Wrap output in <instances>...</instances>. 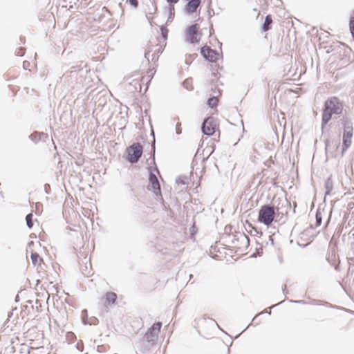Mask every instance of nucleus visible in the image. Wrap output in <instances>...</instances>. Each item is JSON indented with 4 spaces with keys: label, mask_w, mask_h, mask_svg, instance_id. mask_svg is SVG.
<instances>
[{
    "label": "nucleus",
    "mask_w": 354,
    "mask_h": 354,
    "mask_svg": "<svg viewBox=\"0 0 354 354\" xmlns=\"http://www.w3.org/2000/svg\"><path fill=\"white\" fill-rule=\"evenodd\" d=\"M165 46L164 39L158 40V37H151L146 49L145 57L148 60L150 59L152 61L157 59L159 54L162 52Z\"/></svg>",
    "instance_id": "obj_1"
},
{
    "label": "nucleus",
    "mask_w": 354,
    "mask_h": 354,
    "mask_svg": "<svg viewBox=\"0 0 354 354\" xmlns=\"http://www.w3.org/2000/svg\"><path fill=\"white\" fill-rule=\"evenodd\" d=\"M274 217L275 211L273 207L265 205L260 208L258 216L259 222L269 226L273 222Z\"/></svg>",
    "instance_id": "obj_2"
},
{
    "label": "nucleus",
    "mask_w": 354,
    "mask_h": 354,
    "mask_svg": "<svg viewBox=\"0 0 354 354\" xmlns=\"http://www.w3.org/2000/svg\"><path fill=\"white\" fill-rule=\"evenodd\" d=\"M202 131L207 136H212L216 132H218V138H219L220 130L218 124L213 118H207L205 120L202 126Z\"/></svg>",
    "instance_id": "obj_3"
},
{
    "label": "nucleus",
    "mask_w": 354,
    "mask_h": 354,
    "mask_svg": "<svg viewBox=\"0 0 354 354\" xmlns=\"http://www.w3.org/2000/svg\"><path fill=\"white\" fill-rule=\"evenodd\" d=\"M127 159L131 163H136L142 154V147L140 143H134L127 149Z\"/></svg>",
    "instance_id": "obj_4"
},
{
    "label": "nucleus",
    "mask_w": 354,
    "mask_h": 354,
    "mask_svg": "<svg viewBox=\"0 0 354 354\" xmlns=\"http://www.w3.org/2000/svg\"><path fill=\"white\" fill-rule=\"evenodd\" d=\"M162 327V323L160 322L154 323L145 333L144 338L148 342L153 343L157 340L159 333Z\"/></svg>",
    "instance_id": "obj_5"
},
{
    "label": "nucleus",
    "mask_w": 354,
    "mask_h": 354,
    "mask_svg": "<svg viewBox=\"0 0 354 354\" xmlns=\"http://www.w3.org/2000/svg\"><path fill=\"white\" fill-rule=\"evenodd\" d=\"M186 37L189 42L192 44L198 43L201 37L198 25L190 26L186 30Z\"/></svg>",
    "instance_id": "obj_6"
},
{
    "label": "nucleus",
    "mask_w": 354,
    "mask_h": 354,
    "mask_svg": "<svg viewBox=\"0 0 354 354\" xmlns=\"http://www.w3.org/2000/svg\"><path fill=\"white\" fill-rule=\"evenodd\" d=\"M201 53L205 59L212 62H215L220 58V54L207 45L201 48Z\"/></svg>",
    "instance_id": "obj_7"
},
{
    "label": "nucleus",
    "mask_w": 354,
    "mask_h": 354,
    "mask_svg": "<svg viewBox=\"0 0 354 354\" xmlns=\"http://www.w3.org/2000/svg\"><path fill=\"white\" fill-rule=\"evenodd\" d=\"M44 337V333L36 326L30 328L26 333V338L30 342V344L34 342H39L42 340Z\"/></svg>",
    "instance_id": "obj_8"
},
{
    "label": "nucleus",
    "mask_w": 354,
    "mask_h": 354,
    "mask_svg": "<svg viewBox=\"0 0 354 354\" xmlns=\"http://www.w3.org/2000/svg\"><path fill=\"white\" fill-rule=\"evenodd\" d=\"M324 106L335 114L340 113L342 110V105L337 97H332L326 100Z\"/></svg>",
    "instance_id": "obj_9"
},
{
    "label": "nucleus",
    "mask_w": 354,
    "mask_h": 354,
    "mask_svg": "<svg viewBox=\"0 0 354 354\" xmlns=\"http://www.w3.org/2000/svg\"><path fill=\"white\" fill-rule=\"evenodd\" d=\"M352 136H353L352 127H345L344 133L343 135L342 153H344V151H346L347 149L351 146Z\"/></svg>",
    "instance_id": "obj_10"
},
{
    "label": "nucleus",
    "mask_w": 354,
    "mask_h": 354,
    "mask_svg": "<svg viewBox=\"0 0 354 354\" xmlns=\"http://www.w3.org/2000/svg\"><path fill=\"white\" fill-rule=\"evenodd\" d=\"M149 181L150 186L149 189H152L156 195L161 196L160 185L156 176L154 174L150 173Z\"/></svg>",
    "instance_id": "obj_11"
},
{
    "label": "nucleus",
    "mask_w": 354,
    "mask_h": 354,
    "mask_svg": "<svg viewBox=\"0 0 354 354\" xmlns=\"http://www.w3.org/2000/svg\"><path fill=\"white\" fill-rule=\"evenodd\" d=\"M332 111H330L324 106V109L322 113V128L328 122V121L331 119V116L333 114Z\"/></svg>",
    "instance_id": "obj_12"
},
{
    "label": "nucleus",
    "mask_w": 354,
    "mask_h": 354,
    "mask_svg": "<svg viewBox=\"0 0 354 354\" xmlns=\"http://www.w3.org/2000/svg\"><path fill=\"white\" fill-rule=\"evenodd\" d=\"M116 299L117 295L113 292H109L105 295L106 302L109 305L114 304Z\"/></svg>",
    "instance_id": "obj_13"
},
{
    "label": "nucleus",
    "mask_w": 354,
    "mask_h": 354,
    "mask_svg": "<svg viewBox=\"0 0 354 354\" xmlns=\"http://www.w3.org/2000/svg\"><path fill=\"white\" fill-rule=\"evenodd\" d=\"M272 24V17L271 16L269 15H267L266 17V19H265V22L263 25V30L264 32H266L268 30H269L270 29V25Z\"/></svg>",
    "instance_id": "obj_14"
},
{
    "label": "nucleus",
    "mask_w": 354,
    "mask_h": 354,
    "mask_svg": "<svg viewBox=\"0 0 354 354\" xmlns=\"http://www.w3.org/2000/svg\"><path fill=\"white\" fill-rule=\"evenodd\" d=\"M211 71H212V75L213 77L212 78V81L214 82V81L218 80V79L220 77V75L218 73V68L217 67V66H211Z\"/></svg>",
    "instance_id": "obj_15"
},
{
    "label": "nucleus",
    "mask_w": 354,
    "mask_h": 354,
    "mask_svg": "<svg viewBox=\"0 0 354 354\" xmlns=\"http://www.w3.org/2000/svg\"><path fill=\"white\" fill-rule=\"evenodd\" d=\"M160 35L155 36L154 37H158V40H162L164 39V44L166 45V40L167 39L168 30L164 27L160 28Z\"/></svg>",
    "instance_id": "obj_16"
},
{
    "label": "nucleus",
    "mask_w": 354,
    "mask_h": 354,
    "mask_svg": "<svg viewBox=\"0 0 354 354\" xmlns=\"http://www.w3.org/2000/svg\"><path fill=\"white\" fill-rule=\"evenodd\" d=\"M31 259L33 264L35 266H41V263L43 262L42 259L37 253L31 254Z\"/></svg>",
    "instance_id": "obj_17"
},
{
    "label": "nucleus",
    "mask_w": 354,
    "mask_h": 354,
    "mask_svg": "<svg viewBox=\"0 0 354 354\" xmlns=\"http://www.w3.org/2000/svg\"><path fill=\"white\" fill-rule=\"evenodd\" d=\"M218 99L216 97H210L207 102L208 105L212 108L218 105Z\"/></svg>",
    "instance_id": "obj_18"
},
{
    "label": "nucleus",
    "mask_w": 354,
    "mask_h": 354,
    "mask_svg": "<svg viewBox=\"0 0 354 354\" xmlns=\"http://www.w3.org/2000/svg\"><path fill=\"white\" fill-rule=\"evenodd\" d=\"M27 225L29 228H32L33 226L32 223V214H28L26 217Z\"/></svg>",
    "instance_id": "obj_19"
},
{
    "label": "nucleus",
    "mask_w": 354,
    "mask_h": 354,
    "mask_svg": "<svg viewBox=\"0 0 354 354\" xmlns=\"http://www.w3.org/2000/svg\"><path fill=\"white\" fill-rule=\"evenodd\" d=\"M127 2L129 3L131 6H133L134 8H137L138 6V0H127Z\"/></svg>",
    "instance_id": "obj_20"
},
{
    "label": "nucleus",
    "mask_w": 354,
    "mask_h": 354,
    "mask_svg": "<svg viewBox=\"0 0 354 354\" xmlns=\"http://www.w3.org/2000/svg\"><path fill=\"white\" fill-rule=\"evenodd\" d=\"M67 337H69V338H73L74 337V334L71 332H69L67 333Z\"/></svg>",
    "instance_id": "obj_21"
},
{
    "label": "nucleus",
    "mask_w": 354,
    "mask_h": 354,
    "mask_svg": "<svg viewBox=\"0 0 354 354\" xmlns=\"http://www.w3.org/2000/svg\"><path fill=\"white\" fill-rule=\"evenodd\" d=\"M169 3H176L179 0H167Z\"/></svg>",
    "instance_id": "obj_22"
}]
</instances>
